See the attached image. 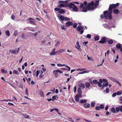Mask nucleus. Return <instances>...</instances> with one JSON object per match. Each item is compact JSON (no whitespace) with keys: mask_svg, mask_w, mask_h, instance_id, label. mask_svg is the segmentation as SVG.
<instances>
[{"mask_svg":"<svg viewBox=\"0 0 122 122\" xmlns=\"http://www.w3.org/2000/svg\"><path fill=\"white\" fill-rule=\"evenodd\" d=\"M108 82L106 83H105V84L103 83L102 86V87L103 88L104 86L107 87L108 86Z\"/></svg>","mask_w":122,"mask_h":122,"instance_id":"26","label":"nucleus"},{"mask_svg":"<svg viewBox=\"0 0 122 122\" xmlns=\"http://www.w3.org/2000/svg\"><path fill=\"white\" fill-rule=\"evenodd\" d=\"M23 84L21 83H20L19 86V88H21L22 89H23Z\"/></svg>","mask_w":122,"mask_h":122,"instance_id":"41","label":"nucleus"},{"mask_svg":"<svg viewBox=\"0 0 122 122\" xmlns=\"http://www.w3.org/2000/svg\"><path fill=\"white\" fill-rule=\"evenodd\" d=\"M120 111L122 112V106H120Z\"/></svg>","mask_w":122,"mask_h":122,"instance_id":"64","label":"nucleus"},{"mask_svg":"<svg viewBox=\"0 0 122 122\" xmlns=\"http://www.w3.org/2000/svg\"><path fill=\"white\" fill-rule=\"evenodd\" d=\"M95 103L93 102H92L91 103V106L92 107H94L95 105Z\"/></svg>","mask_w":122,"mask_h":122,"instance_id":"39","label":"nucleus"},{"mask_svg":"<svg viewBox=\"0 0 122 122\" xmlns=\"http://www.w3.org/2000/svg\"><path fill=\"white\" fill-rule=\"evenodd\" d=\"M111 10H109L108 11H105L104 12V15L106 19H111L112 18Z\"/></svg>","mask_w":122,"mask_h":122,"instance_id":"2","label":"nucleus"},{"mask_svg":"<svg viewBox=\"0 0 122 122\" xmlns=\"http://www.w3.org/2000/svg\"><path fill=\"white\" fill-rule=\"evenodd\" d=\"M59 9L57 8H55L54 10L55 11H58V12L59 11V9Z\"/></svg>","mask_w":122,"mask_h":122,"instance_id":"62","label":"nucleus"},{"mask_svg":"<svg viewBox=\"0 0 122 122\" xmlns=\"http://www.w3.org/2000/svg\"><path fill=\"white\" fill-rule=\"evenodd\" d=\"M54 110H55L56 112H57L58 114L60 115H61V114L59 112V110L57 108H54Z\"/></svg>","mask_w":122,"mask_h":122,"instance_id":"42","label":"nucleus"},{"mask_svg":"<svg viewBox=\"0 0 122 122\" xmlns=\"http://www.w3.org/2000/svg\"><path fill=\"white\" fill-rule=\"evenodd\" d=\"M91 36L90 34H88L86 36V37L89 39H91Z\"/></svg>","mask_w":122,"mask_h":122,"instance_id":"43","label":"nucleus"},{"mask_svg":"<svg viewBox=\"0 0 122 122\" xmlns=\"http://www.w3.org/2000/svg\"><path fill=\"white\" fill-rule=\"evenodd\" d=\"M98 86L100 87H101L102 86V84H101L100 82H98Z\"/></svg>","mask_w":122,"mask_h":122,"instance_id":"63","label":"nucleus"},{"mask_svg":"<svg viewBox=\"0 0 122 122\" xmlns=\"http://www.w3.org/2000/svg\"><path fill=\"white\" fill-rule=\"evenodd\" d=\"M79 86L81 89H83L85 87L83 83H81L79 84Z\"/></svg>","mask_w":122,"mask_h":122,"instance_id":"20","label":"nucleus"},{"mask_svg":"<svg viewBox=\"0 0 122 122\" xmlns=\"http://www.w3.org/2000/svg\"><path fill=\"white\" fill-rule=\"evenodd\" d=\"M100 109H103L104 108V105L103 104H101L100 106Z\"/></svg>","mask_w":122,"mask_h":122,"instance_id":"53","label":"nucleus"},{"mask_svg":"<svg viewBox=\"0 0 122 122\" xmlns=\"http://www.w3.org/2000/svg\"><path fill=\"white\" fill-rule=\"evenodd\" d=\"M93 83L94 84H97L98 82L96 80H94L92 81Z\"/></svg>","mask_w":122,"mask_h":122,"instance_id":"44","label":"nucleus"},{"mask_svg":"<svg viewBox=\"0 0 122 122\" xmlns=\"http://www.w3.org/2000/svg\"><path fill=\"white\" fill-rule=\"evenodd\" d=\"M58 7L59 8H61L63 7H67V5L64 3H61L59 5H58Z\"/></svg>","mask_w":122,"mask_h":122,"instance_id":"12","label":"nucleus"},{"mask_svg":"<svg viewBox=\"0 0 122 122\" xmlns=\"http://www.w3.org/2000/svg\"><path fill=\"white\" fill-rule=\"evenodd\" d=\"M5 33L6 35L8 36H9L10 35V32L8 30L5 31Z\"/></svg>","mask_w":122,"mask_h":122,"instance_id":"32","label":"nucleus"},{"mask_svg":"<svg viewBox=\"0 0 122 122\" xmlns=\"http://www.w3.org/2000/svg\"><path fill=\"white\" fill-rule=\"evenodd\" d=\"M39 94L42 97H43L44 96V93L42 91H41L39 92Z\"/></svg>","mask_w":122,"mask_h":122,"instance_id":"30","label":"nucleus"},{"mask_svg":"<svg viewBox=\"0 0 122 122\" xmlns=\"http://www.w3.org/2000/svg\"><path fill=\"white\" fill-rule=\"evenodd\" d=\"M68 0H66L65 1H60L58 2V3L59 4L60 3H64L65 2V3H67V2L68 1Z\"/></svg>","mask_w":122,"mask_h":122,"instance_id":"37","label":"nucleus"},{"mask_svg":"<svg viewBox=\"0 0 122 122\" xmlns=\"http://www.w3.org/2000/svg\"><path fill=\"white\" fill-rule=\"evenodd\" d=\"M107 42L108 44H111L113 43V41L112 39H110L107 41Z\"/></svg>","mask_w":122,"mask_h":122,"instance_id":"25","label":"nucleus"},{"mask_svg":"<svg viewBox=\"0 0 122 122\" xmlns=\"http://www.w3.org/2000/svg\"><path fill=\"white\" fill-rule=\"evenodd\" d=\"M116 47L118 48H120L121 47L120 44H117L116 46Z\"/></svg>","mask_w":122,"mask_h":122,"instance_id":"45","label":"nucleus"},{"mask_svg":"<svg viewBox=\"0 0 122 122\" xmlns=\"http://www.w3.org/2000/svg\"><path fill=\"white\" fill-rule=\"evenodd\" d=\"M84 107L88 108L90 107V105L89 103H85L84 104Z\"/></svg>","mask_w":122,"mask_h":122,"instance_id":"21","label":"nucleus"},{"mask_svg":"<svg viewBox=\"0 0 122 122\" xmlns=\"http://www.w3.org/2000/svg\"><path fill=\"white\" fill-rule=\"evenodd\" d=\"M103 26L105 28H108V29H109V26L108 25H107L106 24H104L103 25Z\"/></svg>","mask_w":122,"mask_h":122,"instance_id":"49","label":"nucleus"},{"mask_svg":"<svg viewBox=\"0 0 122 122\" xmlns=\"http://www.w3.org/2000/svg\"><path fill=\"white\" fill-rule=\"evenodd\" d=\"M87 102V100L86 99H81L80 101V102L82 104L83 103H86Z\"/></svg>","mask_w":122,"mask_h":122,"instance_id":"16","label":"nucleus"},{"mask_svg":"<svg viewBox=\"0 0 122 122\" xmlns=\"http://www.w3.org/2000/svg\"><path fill=\"white\" fill-rule=\"evenodd\" d=\"M107 39V38L104 37H103L101 40L99 41L100 43L104 44L106 42V40Z\"/></svg>","mask_w":122,"mask_h":122,"instance_id":"5","label":"nucleus"},{"mask_svg":"<svg viewBox=\"0 0 122 122\" xmlns=\"http://www.w3.org/2000/svg\"><path fill=\"white\" fill-rule=\"evenodd\" d=\"M113 12L114 13L116 14H117L119 12V11L118 9H114L113 10Z\"/></svg>","mask_w":122,"mask_h":122,"instance_id":"19","label":"nucleus"},{"mask_svg":"<svg viewBox=\"0 0 122 122\" xmlns=\"http://www.w3.org/2000/svg\"><path fill=\"white\" fill-rule=\"evenodd\" d=\"M106 93H109V89L107 87L106 88Z\"/></svg>","mask_w":122,"mask_h":122,"instance_id":"58","label":"nucleus"},{"mask_svg":"<svg viewBox=\"0 0 122 122\" xmlns=\"http://www.w3.org/2000/svg\"><path fill=\"white\" fill-rule=\"evenodd\" d=\"M46 41L44 39L42 40V41L41 42L42 44H44L46 42Z\"/></svg>","mask_w":122,"mask_h":122,"instance_id":"57","label":"nucleus"},{"mask_svg":"<svg viewBox=\"0 0 122 122\" xmlns=\"http://www.w3.org/2000/svg\"><path fill=\"white\" fill-rule=\"evenodd\" d=\"M56 53L55 51H52L50 53V55H55L56 54Z\"/></svg>","mask_w":122,"mask_h":122,"instance_id":"27","label":"nucleus"},{"mask_svg":"<svg viewBox=\"0 0 122 122\" xmlns=\"http://www.w3.org/2000/svg\"><path fill=\"white\" fill-rule=\"evenodd\" d=\"M109 78L113 81L117 82L119 84L120 86H121V84L117 80L111 77H109Z\"/></svg>","mask_w":122,"mask_h":122,"instance_id":"9","label":"nucleus"},{"mask_svg":"<svg viewBox=\"0 0 122 122\" xmlns=\"http://www.w3.org/2000/svg\"><path fill=\"white\" fill-rule=\"evenodd\" d=\"M76 29L77 31L80 32L81 34H82L84 32L83 27L81 25L78 26Z\"/></svg>","mask_w":122,"mask_h":122,"instance_id":"3","label":"nucleus"},{"mask_svg":"<svg viewBox=\"0 0 122 122\" xmlns=\"http://www.w3.org/2000/svg\"><path fill=\"white\" fill-rule=\"evenodd\" d=\"M86 70V69L85 68H82V69H81V68H78L77 69V71H83V70Z\"/></svg>","mask_w":122,"mask_h":122,"instance_id":"46","label":"nucleus"},{"mask_svg":"<svg viewBox=\"0 0 122 122\" xmlns=\"http://www.w3.org/2000/svg\"><path fill=\"white\" fill-rule=\"evenodd\" d=\"M61 28L62 30H66L67 29V28H65L64 27V25H61Z\"/></svg>","mask_w":122,"mask_h":122,"instance_id":"33","label":"nucleus"},{"mask_svg":"<svg viewBox=\"0 0 122 122\" xmlns=\"http://www.w3.org/2000/svg\"><path fill=\"white\" fill-rule=\"evenodd\" d=\"M75 99L77 102H79V99L78 95H76L75 97Z\"/></svg>","mask_w":122,"mask_h":122,"instance_id":"28","label":"nucleus"},{"mask_svg":"<svg viewBox=\"0 0 122 122\" xmlns=\"http://www.w3.org/2000/svg\"><path fill=\"white\" fill-rule=\"evenodd\" d=\"M13 74H16L18 75H19V72L15 70L13 71Z\"/></svg>","mask_w":122,"mask_h":122,"instance_id":"31","label":"nucleus"},{"mask_svg":"<svg viewBox=\"0 0 122 122\" xmlns=\"http://www.w3.org/2000/svg\"><path fill=\"white\" fill-rule=\"evenodd\" d=\"M64 20L65 21H69L70 20V19L69 18H68L66 17H65Z\"/></svg>","mask_w":122,"mask_h":122,"instance_id":"48","label":"nucleus"},{"mask_svg":"<svg viewBox=\"0 0 122 122\" xmlns=\"http://www.w3.org/2000/svg\"><path fill=\"white\" fill-rule=\"evenodd\" d=\"M15 18V16L14 14H12L11 16V18L12 19L14 20Z\"/></svg>","mask_w":122,"mask_h":122,"instance_id":"40","label":"nucleus"},{"mask_svg":"<svg viewBox=\"0 0 122 122\" xmlns=\"http://www.w3.org/2000/svg\"><path fill=\"white\" fill-rule=\"evenodd\" d=\"M25 94L27 96H28L29 95V94L28 93V90L27 89H26L25 90Z\"/></svg>","mask_w":122,"mask_h":122,"instance_id":"55","label":"nucleus"},{"mask_svg":"<svg viewBox=\"0 0 122 122\" xmlns=\"http://www.w3.org/2000/svg\"><path fill=\"white\" fill-rule=\"evenodd\" d=\"M111 111L113 113H115L116 112V111L114 107H112L111 109Z\"/></svg>","mask_w":122,"mask_h":122,"instance_id":"29","label":"nucleus"},{"mask_svg":"<svg viewBox=\"0 0 122 122\" xmlns=\"http://www.w3.org/2000/svg\"><path fill=\"white\" fill-rule=\"evenodd\" d=\"M28 20H32V21L30 20L29 21L30 24H32L33 25H36V23L35 22V20L33 19L30 18L27 19Z\"/></svg>","mask_w":122,"mask_h":122,"instance_id":"7","label":"nucleus"},{"mask_svg":"<svg viewBox=\"0 0 122 122\" xmlns=\"http://www.w3.org/2000/svg\"><path fill=\"white\" fill-rule=\"evenodd\" d=\"M89 71H82V72H80L78 74H84V73H89Z\"/></svg>","mask_w":122,"mask_h":122,"instance_id":"24","label":"nucleus"},{"mask_svg":"<svg viewBox=\"0 0 122 122\" xmlns=\"http://www.w3.org/2000/svg\"><path fill=\"white\" fill-rule=\"evenodd\" d=\"M73 24V23L70 21L66 22L65 24L66 26L67 27H69L70 26L72 25Z\"/></svg>","mask_w":122,"mask_h":122,"instance_id":"11","label":"nucleus"},{"mask_svg":"<svg viewBox=\"0 0 122 122\" xmlns=\"http://www.w3.org/2000/svg\"><path fill=\"white\" fill-rule=\"evenodd\" d=\"M116 111L118 113L120 111V106L119 107H117L116 108Z\"/></svg>","mask_w":122,"mask_h":122,"instance_id":"34","label":"nucleus"},{"mask_svg":"<svg viewBox=\"0 0 122 122\" xmlns=\"http://www.w3.org/2000/svg\"><path fill=\"white\" fill-rule=\"evenodd\" d=\"M99 36H97L95 37L94 39L95 41H97L99 40Z\"/></svg>","mask_w":122,"mask_h":122,"instance_id":"38","label":"nucleus"},{"mask_svg":"<svg viewBox=\"0 0 122 122\" xmlns=\"http://www.w3.org/2000/svg\"><path fill=\"white\" fill-rule=\"evenodd\" d=\"M57 71L58 72H59L60 74H62L63 73V72L62 71H60L58 69L57 70Z\"/></svg>","mask_w":122,"mask_h":122,"instance_id":"60","label":"nucleus"},{"mask_svg":"<svg viewBox=\"0 0 122 122\" xmlns=\"http://www.w3.org/2000/svg\"><path fill=\"white\" fill-rule=\"evenodd\" d=\"M1 71L2 73H4L5 74L7 73V70H5L4 69H2L1 70Z\"/></svg>","mask_w":122,"mask_h":122,"instance_id":"36","label":"nucleus"},{"mask_svg":"<svg viewBox=\"0 0 122 122\" xmlns=\"http://www.w3.org/2000/svg\"><path fill=\"white\" fill-rule=\"evenodd\" d=\"M87 2L86 1H84V2H83V4L82 3H81L80 4V9H82V10L83 9V7H84V5L83 4L85 5V6H86L87 5ZM85 6V7H86V6Z\"/></svg>","mask_w":122,"mask_h":122,"instance_id":"8","label":"nucleus"},{"mask_svg":"<svg viewBox=\"0 0 122 122\" xmlns=\"http://www.w3.org/2000/svg\"><path fill=\"white\" fill-rule=\"evenodd\" d=\"M17 31L16 30L15 31L14 33V35L15 36H16L17 35Z\"/></svg>","mask_w":122,"mask_h":122,"instance_id":"54","label":"nucleus"},{"mask_svg":"<svg viewBox=\"0 0 122 122\" xmlns=\"http://www.w3.org/2000/svg\"><path fill=\"white\" fill-rule=\"evenodd\" d=\"M72 9L75 12H77L78 10V8L75 5L73 7Z\"/></svg>","mask_w":122,"mask_h":122,"instance_id":"17","label":"nucleus"},{"mask_svg":"<svg viewBox=\"0 0 122 122\" xmlns=\"http://www.w3.org/2000/svg\"><path fill=\"white\" fill-rule=\"evenodd\" d=\"M21 36L23 39H25V36L24 34H22L21 35Z\"/></svg>","mask_w":122,"mask_h":122,"instance_id":"51","label":"nucleus"},{"mask_svg":"<svg viewBox=\"0 0 122 122\" xmlns=\"http://www.w3.org/2000/svg\"><path fill=\"white\" fill-rule=\"evenodd\" d=\"M58 17L59 19L62 21H63L64 20L65 17L63 16L59 15L58 16Z\"/></svg>","mask_w":122,"mask_h":122,"instance_id":"14","label":"nucleus"},{"mask_svg":"<svg viewBox=\"0 0 122 122\" xmlns=\"http://www.w3.org/2000/svg\"><path fill=\"white\" fill-rule=\"evenodd\" d=\"M47 100L48 101H50L51 100H52L53 101H54V100L53 99H52L51 98L50 99H47Z\"/></svg>","mask_w":122,"mask_h":122,"instance_id":"61","label":"nucleus"},{"mask_svg":"<svg viewBox=\"0 0 122 122\" xmlns=\"http://www.w3.org/2000/svg\"><path fill=\"white\" fill-rule=\"evenodd\" d=\"M97 110H99L101 109L100 107L97 106L95 108Z\"/></svg>","mask_w":122,"mask_h":122,"instance_id":"56","label":"nucleus"},{"mask_svg":"<svg viewBox=\"0 0 122 122\" xmlns=\"http://www.w3.org/2000/svg\"><path fill=\"white\" fill-rule=\"evenodd\" d=\"M59 12L61 14H63L65 13V11L63 9H60Z\"/></svg>","mask_w":122,"mask_h":122,"instance_id":"22","label":"nucleus"},{"mask_svg":"<svg viewBox=\"0 0 122 122\" xmlns=\"http://www.w3.org/2000/svg\"><path fill=\"white\" fill-rule=\"evenodd\" d=\"M77 91L79 94H81L82 92L81 91V89L80 88H78L77 89Z\"/></svg>","mask_w":122,"mask_h":122,"instance_id":"35","label":"nucleus"},{"mask_svg":"<svg viewBox=\"0 0 122 122\" xmlns=\"http://www.w3.org/2000/svg\"><path fill=\"white\" fill-rule=\"evenodd\" d=\"M58 72L57 71V70H55L53 71V73L54 74L55 77L57 78L58 76Z\"/></svg>","mask_w":122,"mask_h":122,"instance_id":"15","label":"nucleus"},{"mask_svg":"<svg viewBox=\"0 0 122 122\" xmlns=\"http://www.w3.org/2000/svg\"><path fill=\"white\" fill-rule=\"evenodd\" d=\"M76 45L78 47H77L76 46H75L76 48L78 49H80L79 48H80L81 47V46L79 45V42L78 41H77L76 42Z\"/></svg>","mask_w":122,"mask_h":122,"instance_id":"18","label":"nucleus"},{"mask_svg":"<svg viewBox=\"0 0 122 122\" xmlns=\"http://www.w3.org/2000/svg\"><path fill=\"white\" fill-rule=\"evenodd\" d=\"M99 5L98 4L95 3L93 1H92L91 3L88 4L86 7H84L83 8V12H86L88 10H92L95 9V7H97Z\"/></svg>","mask_w":122,"mask_h":122,"instance_id":"1","label":"nucleus"},{"mask_svg":"<svg viewBox=\"0 0 122 122\" xmlns=\"http://www.w3.org/2000/svg\"><path fill=\"white\" fill-rule=\"evenodd\" d=\"M68 6L71 9L73 8L75 5L72 3H70L69 4H68Z\"/></svg>","mask_w":122,"mask_h":122,"instance_id":"13","label":"nucleus"},{"mask_svg":"<svg viewBox=\"0 0 122 122\" xmlns=\"http://www.w3.org/2000/svg\"><path fill=\"white\" fill-rule=\"evenodd\" d=\"M19 48H18V49H15L14 50H10L11 53H13L15 54H17L19 52Z\"/></svg>","mask_w":122,"mask_h":122,"instance_id":"6","label":"nucleus"},{"mask_svg":"<svg viewBox=\"0 0 122 122\" xmlns=\"http://www.w3.org/2000/svg\"><path fill=\"white\" fill-rule=\"evenodd\" d=\"M116 93L117 95H121L122 94L121 92L119 91H118Z\"/></svg>","mask_w":122,"mask_h":122,"instance_id":"47","label":"nucleus"},{"mask_svg":"<svg viewBox=\"0 0 122 122\" xmlns=\"http://www.w3.org/2000/svg\"><path fill=\"white\" fill-rule=\"evenodd\" d=\"M117 94V93L116 92L112 94V96L113 97H115Z\"/></svg>","mask_w":122,"mask_h":122,"instance_id":"52","label":"nucleus"},{"mask_svg":"<svg viewBox=\"0 0 122 122\" xmlns=\"http://www.w3.org/2000/svg\"><path fill=\"white\" fill-rule=\"evenodd\" d=\"M77 25V24L76 23H74L73 24V27L74 28H76V27Z\"/></svg>","mask_w":122,"mask_h":122,"instance_id":"50","label":"nucleus"},{"mask_svg":"<svg viewBox=\"0 0 122 122\" xmlns=\"http://www.w3.org/2000/svg\"><path fill=\"white\" fill-rule=\"evenodd\" d=\"M87 88H89L90 86V84L88 82H86L85 84Z\"/></svg>","mask_w":122,"mask_h":122,"instance_id":"23","label":"nucleus"},{"mask_svg":"<svg viewBox=\"0 0 122 122\" xmlns=\"http://www.w3.org/2000/svg\"><path fill=\"white\" fill-rule=\"evenodd\" d=\"M39 73V71L37 70L36 71V76L37 77L38 76Z\"/></svg>","mask_w":122,"mask_h":122,"instance_id":"59","label":"nucleus"},{"mask_svg":"<svg viewBox=\"0 0 122 122\" xmlns=\"http://www.w3.org/2000/svg\"><path fill=\"white\" fill-rule=\"evenodd\" d=\"M119 5V4L118 3H117L115 4L110 5L109 7V10H111V11L112 12V9L116 8V7L118 6Z\"/></svg>","mask_w":122,"mask_h":122,"instance_id":"4","label":"nucleus"},{"mask_svg":"<svg viewBox=\"0 0 122 122\" xmlns=\"http://www.w3.org/2000/svg\"><path fill=\"white\" fill-rule=\"evenodd\" d=\"M65 51V49H61L58 51H56V53L57 55H59L60 53L64 52Z\"/></svg>","mask_w":122,"mask_h":122,"instance_id":"10","label":"nucleus"}]
</instances>
